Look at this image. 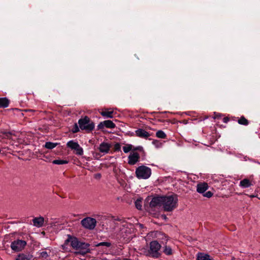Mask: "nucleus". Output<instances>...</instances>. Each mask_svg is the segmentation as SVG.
<instances>
[{
    "mask_svg": "<svg viewBox=\"0 0 260 260\" xmlns=\"http://www.w3.org/2000/svg\"><path fill=\"white\" fill-rule=\"evenodd\" d=\"M178 198L176 194L162 197V206L165 211L170 212L177 206Z\"/></svg>",
    "mask_w": 260,
    "mask_h": 260,
    "instance_id": "1",
    "label": "nucleus"
},
{
    "mask_svg": "<svg viewBox=\"0 0 260 260\" xmlns=\"http://www.w3.org/2000/svg\"><path fill=\"white\" fill-rule=\"evenodd\" d=\"M114 224L117 226L119 230L116 231L117 235L120 237H124L128 234L132 232V229L133 225L130 223H127L123 220H117L114 221Z\"/></svg>",
    "mask_w": 260,
    "mask_h": 260,
    "instance_id": "2",
    "label": "nucleus"
},
{
    "mask_svg": "<svg viewBox=\"0 0 260 260\" xmlns=\"http://www.w3.org/2000/svg\"><path fill=\"white\" fill-rule=\"evenodd\" d=\"M136 177L139 179H148L151 175V169L145 166H141L136 170Z\"/></svg>",
    "mask_w": 260,
    "mask_h": 260,
    "instance_id": "3",
    "label": "nucleus"
},
{
    "mask_svg": "<svg viewBox=\"0 0 260 260\" xmlns=\"http://www.w3.org/2000/svg\"><path fill=\"white\" fill-rule=\"evenodd\" d=\"M78 123L81 129L88 132L92 131L94 128V123L87 116H85L83 118L80 119L78 121Z\"/></svg>",
    "mask_w": 260,
    "mask_h": 260,
    "instance_id": "4",
    "label": "nucleus"
},
{
    "mask_svg": "<svg viewBox=\"0 0 260 260\" xmlns=\"http://www.w3.org/2000/svg\"><path fill=\"white\" fill-rule=\"evenodd\" d=\"M161 245L157 241H153L150 243V249L149 254L153 257H158L160 254L159 250Z\"/></svg>",
    "mask_w": 260,
    "mask_h": 260,
    "instance_id": "5",
    "label": "nucleus"
},
{
    "mask_svg": "<svg viewBox=\"0 0 260 260\" xmlns=\"http://www.w3.org/2000/svg\"><path fill=\"white\" fill-rule=\"evenodd\" d=\"M81 223L84 228L93 230L96 226V221L94 218L88 217L83 219Z\"/></svg>",
    "mask_w": 260,
    "mask_h": 260,
    "instance_id": "6",
    "label": "nucleus"
},
{
    "mask_svg": "<svg viewBox=\"0 0 260 260\" xmlns=\"http://www.w3.org/2000/svg\"><path fill=\"white\" fill-rule=\"evenodd\" d=\"M67 146L73 150H74L77 155H82L83 154V149L79 144L73 140L69 141Z\"/></svg>",
    "mask_w": 260,
    "mask_h": 260,
    "instance_id": "7",
    "label": "nucleus"
},
{
    "mask_svg": "<svg viewBox=\"0 0 260 260\" xmlns=\"http://www.w3.org/2000/svg\"><path fill=\"white\" fill-rule=\"evenodd\" d=\"M26 242L24 240H17L11 243V248L16 251L21 250L26 245Z\"/></svg>",
    "mask_w": 260,
    "mask_h": 260,
    "instance_id": "8",
    "label": "nucleus"
},
{
    "mask_svg": "<svg viewBox=\"0 0 260 260\" xmlns=\"http://www.w3.org/2000/svg\"><path fill=\"white\" fill-rule=\"evenodd\" d=\"M89 244L86 243L81 242L76 248V253H79L82 255H84L87 253L89 252Z\"/></svg>",
    "mask_w": 260,
    "mask_h": 260,
    "instance_id": "9",
    "label": "nucleus"
},
{
    "mask_svg": "<svg viewBox=\"0 0 260 260\" xmlns=\"http://www.w3.org/2000/svg\"><path fill=\"white\" fill-rule=\"evenodd\" d=\"M139 154L137 152L132 153L128 157V163L131 165H134L139 161Z\"/></svg>",
    "mask_w": 260,
    "mask_h": 260,
    "instance_id": "10",
    "label": "nucleus"
},
{
    "mask_svg": "<svg viewBox=\"0 0 260 260\" xmlns=\"http://www.w3.org/2000/svg\"><path fill=\"white\" fill-rule=\"evenodd\" d=\"M111 147V145L110 144L104 142L100 145L99 149L101 153H107Z\"/></svg>",
    "mask_w": 260,
    "mask_h": 260,
    "instance_id": "11",
    "label": "nucleus"
},
{
    "mask_svg": "<svg viewBox=\"0 0 260 260\" xmlns=\"http://www.w3.org/2000/svg\"><path fill=\"white\" fill-rule=\"evenodd\" d=\"M33 224L38 228L43 226L45 222V218L42 216L35 217L32 219Z\"/></svg>",
    "mask_w": 260,
    "mask_h": 260,
    "instance_id": "12",
    "label": "nucleus"
},
{
    "mask_svg": "<svg viewBox=\"0 0 260 260\" xmlns=\"http://www.w3.org/2000/svg\"><path fill=\"white\" fill-rule=\"evenodd\" d=\"M208 187L209 186L207 183H200L197 185V191L199 193H203L208 189Z\"/></svg>",
    "mask_w": 260,
    "mask_h": 260,
    "instance_id": "13",
    "label": "nucleus"
},
{
    "mask_svg": "<svg viewBox=\"0 0 260 260\" xmlns=\"http://www.w3.org/2000/svg\"><path fill=\"white\" fill-rule=\"evenodd\" d=\"M158 205L162 206V197L153 198L150 203L151 207H155Z\"/></svg>",
    "mask_w": 260,
    "mask_h": 260,
    "instance_id": "14",
    "label": "nucleus"
},
{
    "mask_svg": "<svg viewBox=\"0 0 260 260\" xmlns=\"http://www.w3.org/2000/svg\"><path fill=\"white\" fill-rule=\"evenodd\" d=\"M135 132L137 136L140 138H147L150 136V134L143 129H139L136 131Z\"/></svg>",
    "mask_w": 260,
    "mask_h": 260,
    "instance_id": "15",
    "label": "nucleus"
},
{
    "mask_svg": "<svg viewBox=\"0 0 260 260\" xmlns=\"http://www.w3.org/2000/svg\"><path fill=\"white\" fill-rule=\"evenodd\" d=\"M113 111L109 109L105 110L101 112V114L106 118H113Z\"/></svg>",
    "mask_w": 260,
    "mask_h": 260,
    "instance_id": "16",
    "label": "nucleus"
},
{
    "mask_svg": "<svg viewBox=\"0 0 260 260\" xmlns=\"http://www.w3.org/2000/svg\"><path fill=\"white\" fill-rule=\"evenodd\" d=\"M70 241L71 242V245L72 247L75 249H76L77 247L79 246V244H80L81 242L79 241L76 238H71L70 239Z\"/></svg>",
    "mask_w": 260,
    "mask_h": 260,
    "instance_id": "17",
    "label": "nucleus"
},
{
    "mask_svg": "<svg viewBox=\"0 0 260 260\" xmlns=\"http://www.w3.org/2000/svg\"><path fill=\"white\" fill-rule=\"evenodd\" d=\"M251 185L250 180L248 179H244L240 182V186L243 188H247Z\"/></svg>",
    "mask_w": 260,
    "mask_h": 260,
    "instance_id": "18",
    "label": "nucleus"
},
{
    "mask_svg": "<svg viewBox=\"0 0 260 260\" xmlns=\"http://www.w3.org/2000/svg\"><path fill=\"white\" fill-rule=\"evenodd\" d=\"M142 148L141 147H138L137 148H133V146L131 144H126L123 147V150L124 152V153H128L132 149L134 150H140Z\"/></svg>",
    "mask_w": 260,
    "mask_h": 260,
    "instance_id": "19",
    "label": "nucleus"
},
{
    "mask_svg": "<svg viewBox=\"0 0 260 260\" xmlns=\"http://www.w3.org/2000/svg\"><path fill=\"white\" fill-rule=\"evenodd\" d=\"M9 101L6 98H0V108H6L9 106Z\"/></svg>",
    "mask_w": 260,
    "mask_h": 260,
    "instance_id": "20",
    "label": "nucleus"
},
{
    "mask_svg": "<svg viewBox=\"0 0 260 260\" xmlns=\"http://www.w3.org/2000/svg\"><path fill=\"white\" fill-rule=\"evenodd\" d=\"M198 260H211L210 256L207 254L199 253L197 256Z\"/></svg>",
    "mask_w": 260,
    "mask_h": 260,
    "instance_id": "21",
    "label": "nucleus"
},
{
    "mask_svg": "<svg viewBox=\"0 0 260 260\" xmlns=\"http://www.w3.org/2000/svg\"><path fill=\"white\" fill-rule=\"evenodd\" d=\"M164 253L168 255H170L173 254V250L171 247L169 246L165 245L163 249Z\"/></svg>",
    "mask_w": 260,
    "mask_h": 260,
    "instance_id": "22",
    "label": "nucleus"
},
{
    "mask_svg": "<svg viewBox=\"0 0 260 260\" xmlns=\"http://www.w3.org/2000/svg\"><path fill=\"white\" fill-rule=\"evenodd\" d=\"M105 126L107 128H114L115 127V124L111 120L104 121Z\"/></svg>",
    "mask_w": 260,
    "mask_h": 260,
    "instance_id": "23",
    "label": "nucleus"
},
{
    "mask_svg": "<svg viewBox=\"0 0 260 260\" xmlns=\"http://www.w3.org/2000/svg\"><path fill=\"white\" fill-rule=\"evenodd\" d=\"M19 260H30L32 256L29 255H25L24 254H21L18 256Z\"/></svg>",
    "mask_w": 260,
    "mask_h": 260,
    "instance_id": "24",
    "label": "nucleus"
},
{
    "mask_svg": "<svg viewBox=\"0 0 260 260\" xmlns=\"http://www.w3.org/2000/svg\"><path fill=\"white\" fill-rule=\"evenodd\" d=\"M57 143L48 142L45 143V147L47 149H51L55 147Z\"/></svg>",
    "mask_w": 260,
    "mask_h": 260,
    "instance_id": "25",
    "label": "nucleus"
},
{
    "mask_svg": "<svg viewBox=\"0 0 260 260\" xmlns=\"http://www.w3.org/2000/svg\"><path fill=\"white\" fill-rule=\"evenodd\" d=\"M68 162L69 161L66 160L55 159L53 160L52 163L55 165H63L68 164Z\"/></svg>",
    "mask_w": 260,
    "mask_h": 260,
    "instance_id": "26",
    "label": "nucleus"
},
{
    "mask_svg": "<svg viewBox=\"0 0 260 260\" xmlns=\"http://www.w3.org/2000/svg\"><path fill=\"white\" fill-rule=\"evenodd\" d=\"M156 136L157 137L161 139H165L167 137L166 134L161 130H159L156 132Z\"/></svg>",
    "mask_w": 260,
    "mask_h": 260,
    "instance_id": "27",
    "label": "nucleus"
},
{
    "mask_svg": "<svg viewBox=\"0 0 260 260\" xmlns=\"http://www.w3.org/2000/svg\"><path fill=\"white\" fill-rule=\"evenodd\" d=\"M238 123L240 124L247 125L248 124V121L244 117H241L238 120Z\"/></svg>",
    "mask_w": 260,
    "mask_h": 260,
    "instance_id": "28",
    "label": "nucleus"
},
{
    "mask_svg": "<svg viewBox=\"0 0 260 260\" xmlns=\"http://www.w3.org/2000/svg\"><path fill=\"white\" fill-rule=\"evenodd\" d=\"M135 206L136 208L139 209L141 210L142 208V199H137L135 202Z\"/></svg>",
    "mask_w": 260,
    "mask_h": 260,
    "instance_id": "29",
    "label": "nucleus"
},
{
    "mask_svg": "<svg viewBox=\"0 0 260 260\" xmlns=\"http://www.w3.org/2000/svg\"><path fill=\"white\" fill-rule=\"evenodd\" d=\"M3 136H0V137H2V138H7V139H11L12 138V133L10 132H3L2 133Z\"/></svg>",
    "mask_w": 260,
    "mask_h": 260,
    "instance_id": "30",
    "label": "nucleus"
},
{
    "mask_svg": "<svg viewBox=\"0 0 260 260\" xmlns=\"http://www.w3.org/2000/svg\"><path fill=\"white\" fill-rule=\"evenodd\" d=\"M95 245H96V246H98V247L101 246H105L109 247L111 245V244L110 242H103L99 243L96 244Z\"/></svg>",
    "mask_w": 260,
    "mask_h": 260,
    "instance_id": "31",
    "label": "nucleus"
},
{
    "mask_svg": "<svg viewBox=\"0 0 260 260\" xmlns=\"http://www.w3.org/2000/svg\"><path fill=\"white\" fill-rule=\"evenodd\" d=\"M40 256L42 258H46L49 256V254L47 251H43L40 253Z\"/></svg>",
    "mask_w": 260,
    "mask_h": 260,
    "instance_id": "32",
    "label": "nucleus"
},
{
    "mask_svg": "<svg viewBox=\"0 0 260 260\" xmlns=\"http://www.w3.org/2000/svg\"><path fill=\"white\" fill-rule=\"evenodd\" d=\"M79 131V127H78L77 124L75 123L74 125L73 129H72V132L74 133H76L78 132Z\"/></svg>",
    "mask_w": 260,
    "mask_h": 260,
    "instance_id": "33",
    "label": "nucleus"
},
{
    "mask_svg": "<svg viewBox=\"0 0 260 260\" xmlns=\"http://www.w3.org/2000/svg\"><path fill=\"white\" fill-rule=\"evenodd\" d=\"M121 146L119 143H116L114 146V149L115 151H120Z\"/></svg>",
    "mask_w": 260,
    "mask_h": 260,
    "instance_id": "34",
    "label": "nucleus"
},
{
    "mask_svg": "<svg viewBox=\"0 0 260 260\" xmlns=\"http://www.w3.org/2000/svg\"><path fill=\"white\" fill-rule=\"evenodd\" d=\"M203 196L205 197L209 198H211L213 196V193L210 191H208L205 192L203 194Z\"/></svg>",
    "mask_w": 260,
    "mask_h": 260,
    "instance_id": "35",
    "label": "nucleus"
},
{
    "mask_svg": "<svg viewBox=\"0 0 260 260\" xmlns=\"http://www.w3.org/2000/svg\"><path fill=\"white\" fill-rule=\"evenodd\" d=\"M105 126L104 121L101 122L98 126L99 129L103 128Z\"/></svg>",
    "mask_w": 260,
    "mask_h": 260,
    "instance_id": "36",
    "label": "nucleus"
},
{
    "mask_svg": "<svg viewBox=\"0 0 260 260\" xmlns=\"http://www.w3.org/2000/svg\"><path fill=\"white\" fill-rule=\"evenodd\" d=\"M229 121V118H227V117H225L223 118V121L224 122V123H226L228 121Z\"/></svg>",
    "mask_w": 260,
    "mask_h": 260,
    "instance_id": "37",
    "label": "nucleus"
},
{
    "mask_svg": "<svg viewBox=\"0 0 260 260\" xmlns=\"http://www.w3.org/2000/svg\"><path fill=\"white\" fill-rule=\"evenodd\" d=\"M101 175L100 174H97L96 175H95V177L96 178H101Z\"/></svg>",
    "mask_w": 260,
    "mask_h": 260,
    "instance_id": "38",
    "label": "nucleus"
},
{
    "mask_svg": "<svg viewBox=\"0 0 260 260\" xmlns=\"http://www.w3.org/2000/svg\"><path fill=\"white\" fill-rule=\"evenodd\" d=\"M45 222L46 224H48V219H45Z\"/></svg>",
    "mask_w": 260,
    "mask_h": 260,
    "instance_id": "39",
    "label": "nucleus"
},
{
    "mask_svg": "<svg viewBox=\"0 0 260 260\" xmlns=\"http://www.w3.org/2000/svg\"><path fill=\"white\" fill-rule=\"evenodd\" d=\"M160 235L162 237V238H163V237L166 238V235H164V234H160Z\"/></svg>",
    "mask_w": 260,
    "mask_h": 260,
    "instance_id": "40",
    "label": "nucleus"
},
{
    "mask_svg": "<svg viewBox=\"0 0 260 260\" xmlns=\"http://www.w3.org/2000/svg\"><path fill=\"white\" fill-rule=\"evenodd\" d=\"M15 260H19V258H18V257H17Z\"/></svg>",
    "mask_w": 260,
    "mask_h": 260,
    "instance_id": "41",
    "label": "nucleus"
},
{
    "mask_svg": "<svg viewBox=\"0 0 260 260\" xmlns=\"http://www.w3.org/2000/svg\"><path fill=\"white\" fill-rule=\"evenodd\" d=\"M250 197L253 198V197H254V196H251Z\"/></svg>",
    "mask_w": 260,
    "mask_h": 260,
    "instance_id": "42",
    "label": "nucleus"
}]
</instances>
